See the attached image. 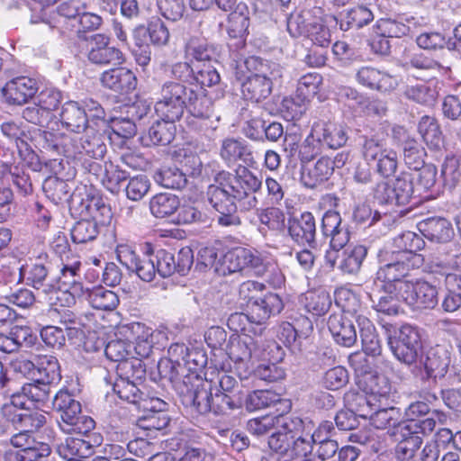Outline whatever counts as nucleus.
Wrapping results in <instances>:
<instances>
[{
    "mask_svg": "<svg viewBox=\"0 0 461 461\" xmlns=\"http://www.w3.org/2000/svg\"><path fill=\"white\" fill-rule=\"evenodd\" d=\"M355 321L359 328V336L363 350L367 355H379L381 352L380 340L375 333V328L372 321L362 314L357 315Z\"/></svg>",
    "mask_w": 461,
    "mask_h": 461,
    "instance_id": "nucleus-34",
    "label": "nucleus"
},
{
    "mask_svg": "<svg viewBox=\"0 0 461 461\" xmlns=\"http://www.w3.org/2000/svg\"><path fill=\"white\" fill-rule=\"evenodd\" d=\"M258 341L245 334L231 341L229 355L235 363L247 365L253 357L258 356Z\"/></svg>",
    "mask_w": 461,
    "mask_h": 461,
    "instance_id": "nucleus-33",
    "label": "nucleus"
},
{
    "mask_svg": "<svg viewBox=\"0 0 461 461\" xmlns=\"http://www.w3.org/2000/svg\"><path fill=\"white\" fill-rule=\"evenodd\" d=\"M418 131L429 148L439 149L443 145L442 132L435 118L422 116L418 124Z\"/></svg>",
    "mask_w": 461,
    "mask_h": 461,
    "instance_id": "nucleus-41",
    "label": "nucleus"
},
{
    "mask_svg": "<svg viewBox=\"0 0 461 461\" xmlns=\"http://www.w3.org/2000/svg\"><path fill=\"white\" fill-rule=\"evenodd\" d=\"M359 388L369 397L359 396V404L365 402L372 404V401L382 402L387 401L393 394V387L388 378L377 373L366 372L358 377Z\"/></svg>",
    "mask_w": 461,
    "mask_h": 461,
    "instance_id": "nucleus-16",
    "label": "nucleus"
},
{
    "mask_svg": "<svg viewBox=\"0 0 461 461\" xmlns=\"http://www.w3.org/2000/svg\"><path fill=\"white\" fill-rule=\"evenodd\" d=\"M47 167H50V170L55 176L47 177L42 184V190L45 195L54 203L58 204L63 202H68L71 197L70 191L71 187L68 183L63 179L58 177V175H62V171L65 168L63 159H50L46 163Z\"/></svg>",
    "mask_w": 461,
    "mask_h": 461,
    "instance_id": "nucleus-17",
    "label": "nucleus"
},
{
    "mask_svg": "<svg viewBox=\"0 0 461 461\" xmlns=\"http://www.w3.org/2000/svg\"><path fill=\"white\" fill-rule=\"evenodd\" d=\"M100 232V226L95 220L82 218L71 228V239L75 243L84 244L95 240Z\"/></svg>",
    "mask_w": 461,
    "mask_h": 461,
    "instance_id": "nucleus-47",
    "label": "nucleus"
},
{
    "mask_svg": "<svg viewBox=\"0 0 461 461\" xmlns=\"http://www.w3.org/2000/svg\"><path fill=\"white\" fill-rule=\"evenodd\" d=\"M51 385V384L38 378L33 383L23 384L22 386L23 393L31 403H34L36 407L40 408L50 400Z\"/></svg>",
    "mask_w": 461,
    "mask_h": 461,
    "instance_id": "nucleus-49",
    "label": "nucleus"
},
{
    "mask_svg": "<svg viewBox=\"0 0 461 461\" xmlns=\"http://www.w3.org/2000/svg\"><path fill=\"white\" fill-rule=\"evenodd\" d=\"M393 243L397 250H392L393 252L406 253L411 256H420L416 251L420 250L424 246L421 237L412 231H405L398 235Z\"/></svg>",
    "mask_w": 461,
    "mask_h": 461,
    "instance_id": "nucleus-60",
    "label": "nucleus"
},
{
    "mask_svg": "<svg viewBox=\"0 0 461 461\" xmlns=\"http://www.w3.org/2000/svg\"><path fill=\"white\" fill-rule=\"evenodd\" d=\"M215 272L220 276H228L234 273H253L258 276H264L267 272L271 276L268 282L275 287H280L285 277L281 271L271 261L264 258L255 249L237 247L228 250L216 265Z\"/></svg>",
    "mask_w": 461,
    "mask_h": 461,
    "instance_id": "nucleus-4",
    "label": "nucleus"
},
{
    "mask_svg": "<svg viewBox=\"0 0 461 461\" xmlns=\"http://www.w3.org/2000/svg\"><path fill=\"white\" fill-rule=\"evenodd\" d=\"M154 180L158 185L170 189H183L187 184L185 173L176 167H163L154 174Z\"/></svg>",
    "mask_w": 461,
    "mask_h": 461,
    "instance_id": "nucleus-46",
    "label": "nucleus"
},
{
    "mask_svg": "<svg viewBox=\"0 0 461 461\" xmlns=\"http://www.w3.org/2000/svg\"><path fill=\"white\" fill-rule=\"evenodd\" d=\"M384 293L372 291L369 294L372 307L379 313L386 316H396L401 312L399 302L402 301L395 293H390L383 289Z\"/></svg>",
    "mask_w": 461,
    "mask_h": 461,
    "instance_id": "nucleus-38",
    "label": "nucleus"
},
{
    "mask_svg": "<svg viewBox=\"0 0 461 461\" xmlns=\"http://www.w3.org/2000/svg\"><path fill=\"white\" fill-rule=\"evenodd\" d=\"M304 428L302 419H286L268 438V446L276 456L274 460L263 457L262 461H324L338 452L339 444L334 439L310 443L309 438H303L301 429Z\"/></svg>",
    "mask_w": 461,
    "mask_h": 461,
    "instance_id": "nucleus-3",
    "label": "nucleus"
},
{
    "mask_svg": "<svg viewBox=\"0 0 461 461\" xmlns=\"http://www.w3.org/2000/svg\"><path fill=\"white\" fill-rule=\"evenodd\" d=\"M100 82L104 87L124 95L136 88L137 77L131 69L119 65L104 71L100 76Z\"/></svg>",
    "mask_w": 461,
    "mask_h": 461,
    "instance_id": "nucleus-20",
    "label": "nucleus"
},
{
    "mask_svg": "<svg viewBox=\"0 0 461 461\" xmlns=\"http://www.w3.org/2000/svg\"><path fill=\"white\" fill-rule=\"evenodd\" d=\"M367 255V248L364 245L348 246L341 251V259L338 268L345 274H357Z\"/></svg>",
    "mask_w": 461,
    "mask_h": 461,
    "instance_id": "nucleus-36",
    "label": "nucleus"
},
{
    "mask_svg": "<svg viewBox=\"0 0 461 461\" xmlns=\"http://www.w3.org/2000/svg\"><path fill=\"white\" fill-rule=\"evenodd\" d=\"M78 138L67 133H59L58 154L79 161L89 158L101 160L106 153L104 136L94 129L84 131Z\"/></svg>",
    "mask_w": 461,
    "mask_h": 461,
    "instance_id": "nucleus-9",
    "label": "nucleus"
},
{
    "mask_svg": "<svg viewBox=\"0 0 461 461\" xmlns=\"http://www.w3.org/2000/svg\"><path fill=\"white\" fill-rule=\"evenodd\" d=\"M335 302L342 313H333L329 317L328 329L337 344L350 348L357 340V330L350 316L356 318L358 315L360 303L357 296L348 289L338 290Z\"/></svg>",
    "mask_w": 461,
    "mask_h": 461,
    "instance_id": "nucleus-6",
    "label": "nucleus"
},
{
    "mask_svg": "<svg viewBox=\"0 0 461 461\" xmlns=\"http://www.w3.org/2000/svg\"><path fill=\"white\" fill-rule=\"evenodd\" d=\"M216 57V48L205 40L191 38L185 46V58L192 63L193 61L209 63Z\"/></svg>",
    "mask_w": 461,
    "mask_h": 461,
    "instance_id": "nucleus-35",
    "label": "nucleus"
},
{
    "mask_svg": "<svg viewBox=\"0 0 461 461\" xmlns=\"http://www.w3.org/2000/svg\"><path fill=\"white\" fill-rule=\"evenodd\" d=\"M451 361V352L447 346L436 345L431 347L426 354L423 363L425 376L423 379H432L437 382L447 373Z\"/></svg>",
    "mask_w": 461,
    "mask_h": 461,
    "instance_id": "nucleus-21",
    "label": "nucleus"
},
{
    "mask_svg": "<svg viewBox=\"0 0 461 461\" xmlns=\"http://www.w3.org/2000/svg\"><path fill=\"white\" fill-rule=\"evenodd\" d=\"M212 412L214 415H227L230 411L240 409L243 405V395L240 393H222L219 389L212 392Z\"/></svg>",
    "mask_w": 461,
    "mask_h": 461,
    "instance_id": "nucleus-40",
    "label": "nucleus"
},
{
    "mask_svg": "<svg viewBox=\"0 0 461 461\" xmlns=\"http://www.w3.org/2000/svg\"><path fill=\"white\" fill-rule=\"evenodd\" d=\"M157 121L149 129L147 134L142 137L146 145L166 146L172 142L176 135V121L167 118H161Z\"/></svg>",
    "mask_w": 461,
    "mask_h": 461,
    "instance_id": "nucleus-32",
    "label": "nucleus"
},
{
    "mask_svg": "<svg viewBox=\"0 0 461 461\" xmlns=\"http://www.w3.org/2000/svg\"><path fill=\"white\" fill-rule=\"evenodd\" d=\"M207 359L206 352L203 348H192L181 363L183 369L191 376V380L193 378L198 380V373L206 366Z\"/></svg>",
    "mask_w": 461,
    "mask_h": 461,
    "instance_id": "nucleus-57",
    "label": "nucleus"
},
{
    "mask_svg": "<svg viewBox=\"0 0 461 461\" xmlns=\"http://www.w3.org/2000/svg\"><path fill=\"white\" fill-rule=\"evenodd\" d=\"M312 128L321 146L336 149L344 146L348 141V131L343 125L330 122H315Z\"/></svg>",
    "mask_w": 461,
    "mask_h": 461,
    "instance_id": "nucleus-26",
    "label": "nucleus"
},
{
    "mask_svg": "<svg viewBox=\"0 0 461 461\" xmlns=\"http://www.w3.org/2000/svg\"><path fill=\"white\" fill-rule=\"evenodd\" d=\"M392 138L402 148L404 163L410 169L417 170L425 165V149L403 127L394 126Z\"/></svg>",
    "mask_w": 461,
    "mask_h": 461,
    "instance_id": "nucleus-14",
    "label": "nucleus"
},
{
    "mask_svg": "<svg viewBox=\"0 0 461 461\" xmlns=\"http://www.w3.org/2000/svg\"><path fill=\"white\" fill-rule=\"evenodd\" d=\"M18 430L11 437L10 443L20 450L5 451V461H38L50 456L51 449L49 444L36 441L30 432Z\"/></svg>",
    "mask_w": 461,
    "mask_h": 461,
    "instance_id": "nucleus-13",
    "label": "nucleus"
},
{
    "mask_svg": "<svg viewBox=\"0 0 461 461\" xmlns=\"http://www.w3.org/2000/svg\"><path fill=\"white\" fill-rule=\"evenodd\" d=\"M138 383L118 377L113 384V391L122 400L137 404L142 400L143 395L137 385Z\"/></svg>",
    "mask_w": 461,
    "mask_h": 461,
    "instance_id": "nucleus-64",
    "label": "nucleus"
},
{
    "mask_svg": "<svg viewBox=\"0 0 461 461\" xmlns=\"http://www.w3.org/2000/svg\"><path fill=\"white\" fill-rule=\"evenodd\" d=\"M154 109L159 117L171 121H178L187 109L186 125L199 133L212 132L219 125L220 116L215 113L212 100L203 91L180 82L167 81L162 85Z\"/></svg>",
    "mask_w": 461,
    "mask_h": 461,
    "instance_id": "nucleus-2",
    "label": "nucleus"
},
{
    "mask_svg": "<svg viewBox=\"0 0 461 461\" xmlns=\"http://www.w3.org/2000/svg\"><path fill=\"white\" fill-rule=\"evenodd\" d=\"M388 345L394 357L406 366L416 363L421 348V335L418 327L404 324L388 337Z\"/></svg>",
    "mask_w": 461,
    "mask_h": 461,
    "instance_id": "nucleus-11",
    "label": "nucleus"
},
{
    "mask_svg": "<svg viewBox=\"0 0 461 461\" xmlns=\"http://www.w3.org/2000/svg\"><path fill=\"white\" fill-rule=\"evenodd\" d=\"M131 329L132 331L137 334L133 347L136 355L140 358L149 357L152 352L154 344L151 329L139 322L134 323Z\"/></svg>",
    "mask_w": 461,
    "mask_h": 461,
    "instance_id": "nucleus-55",
    "label": "nucleus"
},
{
    "mask_svg": "<svg viewBox=\"0 0 461 461\" xmlns=\"http://www.w3.org/2000/svg\"><path fill=\"white\" fill-rule=\"evenodd\" d=\"M288 232L293 240L301 245L313 247L316 243V222L313 215L305 212L299 218H293L288 222Z\"/></svg>",
    "mask_w": 461,
    "mask_h": 461,
    "instance_id": "nucleus-24",
    "label": "nucleus"
},
{
    "mask_svg": "<svg viewBox=\"0 0 461 461\" xmlns=\"http://www.w3.org/2000/svg\"><path fill=\"white\" fill-rule=\"evenodd\" d=\"M179 207V198L170 193H160L149 201V209L156 218H165L175 213Z\"/></svg>",
    "mask_w": 461,
    "mask_h": 461,
    "instance_id": "nucleus-44",
    "label": "nucleus"
},
{
    "mask_svg": "<svg viewBox=\"0 0 461 461\" xmlns=\"http://www.w3.org/2000/svg\"><path fill=\"white\" fill-rule=\"evenodd\" d=\"M280 402V396L270 390H256L243 398L245 407L254 411L273 406Z\"/></svg>",
    "mask_w": 461,
    "mask_h": 461,
    "instance_id": "nucleus-51",
    "label": "nucleus"
},
{
    "mask_svg": "<svg viewBox=\"0 0 461 461\" xmlns=\"http://www.w3.org/2000/svg\"><path fill=\"white\" fill-rule=\"evenodd\" d=\"M87 59L98 66H119L124 62L123 53L118 48L110 46V38L101 33L92 36Z\"/></svg>",
    "mask_w": 461,
    "mask_h": 461,
    "instance_id": "nucleus-15",
    "label": "nucleus"
},
{
    "mask_svg": "<svg viewBox=\"0 0 461 461\" xmlns=\"http://www.w3.org/2000/svg\"><path fill=\"white\" fill-rule=\"evenodd\" d=\"M91 305L97 310L113 311L119 304L118 295L103 286L95 287L88 294Z\"/></svg>",
    "mask_w": 461,
    "mask_h": 461,
    "instance_id": "nucleus-53",
    "label": "nucleus"
},
{
    "mask_svg": "<svg viewBox=\"0 0 461 461\" xmlns=\"http://www.w3.org/2000/svg\"><path fill=\"white\" fill-rule=\"evenodd\" d=\"M13 407H3L2 413L8 421H10L16 429L30 432L33 434L46 423V417L42 413L25 410L24 412H14L10 410Z\"/></svg>",
    "mask_w": 461,
    "mask_h": 461,
    "instance_id": "nucleus-29",
    "label": "nucleus"
},
{
    "mask_svg": "<svg viewBox=\"0 0 461 461\" xmlns=\"http://www.w3.org/2000/svg\"><path fill=\"white\" fill-rule=\"evenodd\" d=\"M418 229L429 240L447 244L454 236L451 223L445 218H427L418 223Z\"/></svg>",
    "mask_w": 461,
    "mask_h": 461,
    "instance_id": "nucleus-27",
    "label": "nucleus"
},
{
    "mask_svg": "<svg viewBox=\"0 0 461 461\" xmlns=\"http://www.w3.org/2000/svg\"><path fill=\"white\" fill-rule=\"evenodd\" d=\"M38 89V83L34 78L17 77L5 84L3 95L8 104L22 105L32 99Z\"/></svg>",
    "mask_w": 461,
    "mask_h": 461,
    "instance_id": "nucleus-22",
    "label": "nucleus"
},
{
    "mask_svg": "<svg viewBox=\"0 0 461 461\" xmlns=\"http://www.w3.org/2000/svg\"><path fill=\"white\" fill-rule=\"evenodd\" d=\"M440 273L445 276L447 286L441 307L446 312H454L461 307V275L447 272V267H444V271Z\"/></svg>",
    "mask_w": 461,
    "mask_h": 461,
    "instance_id": "nucleus-31",
    "label": "nucleus"
},
{
    "mask_svg": "<svg viewBox=\"0 0 461 461\" xmlns=\"http://www.w3.org/2000/svg\"><path fill=\"white\" fill-rule=\"evenodd\" d=\"M334 172V163L329 157L320 158L312 167H303L301 182L307 188H315L327 181Z\"/></svg>",
    "mask_w": 461,
    "mask_h": 461,
    "instance_id": "nucleus-30",
    "label": "nucleus"
},
{
    "mask_svg": "<svg viewBox=\"0 0 461 461\" xmlns=\"http://www.w3.org/2000/svg\"><path fill=\"white\" fill-rule=\"evenodd\" d=\"M413 180L414 176L407 172H402L397 177L393 179V188L398 200V206L409 203L412 198L416 192Z\"/></svg>",
    "mask_w": 461,
    "mask_h": 461,
    "instance_id": "nucleus-58",
    "label": "nucleus"
},
{
    "mask_svg": "<svg viewBox=\"0 0 461 461\" xmlns=\"http://www.w3.org/2000/svg\"><path fill=\"white\" fill-rule=\"evenodd\" d=\"M249 75L241 83L242 96L249 101L259 103L272 93L273 83L283 76V68L275 62L250 56L244 60Z\"/></svg>",
    "mask_w": 461,
    "mask_h": 461,
    "instance_id": "nucleus-5",
    "label": "nucleus"
},
{
    "mask_svg": "<svg viewBox=\"0 0 461 461\" xmlns=\"http://www.w3.org/2000/svg\"><path fill=\"white\" fill-rule=\"evenodd\" d=\"M377 261L379 267L376 271V278L384 283L382 289L398 295L399 284L410 282L405 280V277L411 271L419 267L422 258L421 256L380 249L377 253Z\"/></svg>",
    "mask_w": 461,
    "mask_h": 461,
    "instance_id": "nucleus-7",
    "label": "nucleus"
},
{
    "mask_svg": "<svg viewBox=\"0 0 461 461\" xmlns=\"http://www.w3.org/2000/svg\"><path fill=\"white\" fill-rule=\"evenodd\" d=\"M62 423L59 424L62 430L66 432H75L86 435L91 431L95 426V420L86 415H81L80 402H73L70 409L60 415Z\"/></svg>",
    "mask_w": 461,
    "mask_h": 461,
    "instance_id": "nucleus-28",
    "label": "nucleus"
},
{
    "mask_svg": "<svg viewBox=\"0 0 461 461\" xmlns=\"http://www.w3.org/2000/svg\"><path fill=\"white\" fill-rule=\"evenodd\" d=\"M128 177V172L122 169L120 166L114 165L112 162L104 163V175L101 178V182L107 190L112 193L117 192L120 188L121 183Z\"/></svg>",
    "mask_w": 461,
    "mask_h": 461,
    "instance_id": "nucleus-62",
    "label": "nucleus"
},
{
    "mask_svg": "<svg viewBox=\"0 0 461 461\" xmlns=\"http://www.w3.org/2000/svg\"><path fill=\"white\" fill-rule=\"evenodd\" d=\"M119 377L141 382L146 375V365L140 357L127 358L117 365Z\"/></svg>",
    "mask_w": 461,
    "mask_h": 461,
    "instance_id": "nucleus-56",
    "label": "nucleus"
},
{
    "mask_svg": "<svg viewBox=\"0 0 461 461\" xmlns=\"http://www.w3.org/2000/svg\"><path fill=\"white\" fill-rule=\"evenodd\" d=\"M356 80L361 86L381 93H390L398 86L396 77L371 66L361 67L356 73Z\"/></svg>",
    "mask_w": 461,
    "mask_h": 461,
    "instance_id": "nucleus-19",
    "label": "nucleus"
},
{
    "mask_svg": "<svg viewBox=\"0 0 461 461\" xmlns=\"http://www.w3.org/2000/svg\"><path fill=\"white\" fill-rule=\"evenodd\" d=\"M22 282L20 267L16 263L0 266V296L5 297Z\"/></svg>",
    "mask_w": 461,
    "mask_h": 461,
    "instance_id": "nucleus-59",
    "label": "nucleus"
},
{
    "mask_svg": "<svg viewBox=\"0 0 461 461\" xmlns=\"http://www.w3.org/2000/svg\"><path fill=\"white\" fill-rule=\"evenodd\" d=\"M306 101L296 93L294 96L284 97L279 111L282 116L287 121L299 120L306 109Z\"/></svg>",
    "mask_w": 461,
    "mask_h": 461,
    "instance_id": "nucleus-61",
    "label": "nucleus"
},
{
    "mask_svg": "<svg viewBox=\"0 0 461 461\" xmlns=\"http://www.w3.org/2000/svg\"><path fill=\"white\" fill-rule=\"evenodd\" d=\"M57 451L64 459L86 458L92 455L93 446L86 439L70 437L59 445Z\"/></svg>",
    "mask_w": 461,
    "mask_h": 461,
    "instance_id": "nucleus-39",
    "label": "nucleus"
},
{
    "mask_svg": "<svg viewBox=\"0 0 461 461\" xmlns=\"http://www.w3.org/2000/svg\"><path fill=\"white\" fill-rule=\"evenodd\" d=\"M284 309L282 298L275 293L258 296L250 305V318L258 325L264 324L271 316L279 314Z\"/></svg>",
    "mask_w": 461,
    "mask_h": 461,
    "instance_id": "nucleus-23",
    "label": "nucleus"
},
{
    "mask_svg": "<svg viewBox=\"0 0 461 461\" xmlns=\"http://www.w3.org/2000/svg\"><path fill=\"white\" fill-rule=\"evenodd\" d=\"M28 335L29 329L22 327L12 329L8 334L0 333V351L8 354L18 351Z\"/></svg>",
    "mask_w": 461,
    "mask_h": 461,
    "instance_id": "nucleus-63",
    "label": "nucleus"
},
{
    "mask_svg": "<svg viewBox=\"0 0 461 461\" xmlns=\"http://www.w3.org/2000/svg\"><path fill=\"white\" fill-rule=\"evenodd\" d=\"M219 155L228 167L235 166L239 161L247 166H252L255 163L251 146L241 138L223 139L221 142Z\"/></svg>",
    "mask_w": 461,
    "mask_h": 461,
    "instance_id": "nucleus-18",
    "label": "nucleus"
},
{
    "mask_svg": "<svg viewBox=\"0 0 461 461\" xmlns=\"http://www.w3.org/2000/svg\"><path fill=\"white\" fill-rule=\"evenodd\" d=\"M369 420L371 425L378 429L397 428L401 431V425L405 424V421H402L400 409L396 407L379 409L370 415Z\"/></svg>",
    "mask_w": 461,
    "mask_h": 461,
    "instance_id": "nucleus-43",
    "label": "nucleus"
},
{
    "mask_svg": "<svg viewBox=\"0 0 461 461\" xmlns=\"http://www.w3.org/2000/svg\"><path fill=\"white\" fill-rule=\"evenodd\" d=\"M158 370L162 378L173 384L191 382V376L185 373L178 360L161 359L158 363Z\"/></svg>",
    "mask_w": 461,
    "mask_h": 461,
    "instance_id": "nucleus-50",
    "label": "nucleus"
},
{
    "mask_svg": "<svg viewBox=\"0 0 461 461\" xmlns=\"http://www.w3.org/2000/svg\"><path fill=\"white\" fill-rule=\"evenodd\" d=\"M403 95L413 102L424 105H432L438 96L436 88L429 83L407 85Z\"/></svg>",
    "mask_w": 461,
    "mask_h": 461,
    "instance_id": "nucleus-48",
    "label": "nucleus"
},
{
    "mask_svg": "<svg viewBox=\"0 0 461 461\" xmlns=\"http://www.w3.org/2000/svg\"><path fill=\"white\" fill-rule=\"evenodd\" d=\"M22 281L38 291L40 296L50 305L70 306L75 303V297L71 293L58 286L56 278L50 276V265L44 263H32L20 267Z\"/></svg>",
    "mask_w": 461,
    "mask_h": 461,
    "instance_id": "nucleus-8",
    "label": "nucleus"
},
{
    "mask_svg": "<svg viewBox=\"0 0 461 461\" xmlns=\"http://www.w3.org/2000/svg\"><path fill=\"white\" fill-rule=\"evenodd\" d=\"M59 118L62 126L72 132L80 133L91 129L86 110L77 102L65 103Z\"/></svg>",
    "mask_w": 461,
    "mask_h": 461,
    "instance_id": "nucleus-25",
    "label": "nucleus"
},
{
    "mask_svg": "<svg viewBox=\"0 0 461 461\" xmlns=\"http://www.w3.org/2000/svg\"><path fill=\"white\" fill-rule=\"evenodd\" d=\"M360 151L364 160L367 162L375 161L384 151L388 149L384 140L379 138L378 134L363 135L360 137Z\"/></svg>",
    "mask_w": 461,
    "mask_h": 461,
    "instance_id": "nucleus-54",
    "label": "nucleus"
},
{
    "mask_svg": "<svg viewBox=\"0 0 461 461\" xmlns=\"http://www.w3.org/2000/svg\"><path fill=\"white\" fill-rule=\"evenodd\" d=\"M15 141L20 157L28 161L34 171L41 169L38 152L58 154L59 133H53L40 128L23 129Z\"/></svg>",
    "mask_w": 461,
    "mask_h": 461,
    "instance_id": "nucleus-10",
    "label": "nucleus"
},
{
    "mask_svg": "<svg viewBox=\"0 0 461 461\" xmlns=\"http://www.w3.org/2000/svg\"><path fill=\"white\" fill-rule=\"evenodd\" d=\"M261 179L247 167L239 166L235 175L221 171L215 176V184L208 186L206 196L211 206L218 212L217 223L221 227H238L241 220L240 211L257 207L256 193L261 189Z\"/></svg>",
    "mask_w": 461,
    "mask_h": 461,
    "instance_id": "nucleus-1",
    "label": "nucleus"
},
{
    "mask_svg": "<svg viewBox=\"0 0 461 461\" xmlns=\"http://www.w3.org/2000/svg\"><path fill=\"white\" fill-rule=\"evenodd\" d=\"M249 27V10L245 3H239L229 15L227 32L230 38H243Z\"/></svg>",
    "mask_w": 461,
    "mask_h": 461,
    "instance_id": "nucleus-37",
    "label": "nucleus"
},
{
    "mask_svg": "<svg viewBox=\"0 0 461 461\" xmlns=\"http://www.w3.org/2000/svg\"><path fill=\"white\" fill-rule=\"evenodd\" d=\"M36 372L40 379L51 384L61 379L60 366L56 357L50 355L35 356Z\"/></svg>",
    "mask_w": 461,
    "mask_h": 461,
    "instance_id": "nucleus-42",
    "label": "nucleus"
},
{
    "mask_svg": "<svg viewBox=\"0 0 461 461\" xmlns=\"http://www.w3.org/2000/svg\"><path fill=\"white\" fill-rule=\"evenodd\" d=\"M438 289L425 280L400 283L398 297L414 310H432L438 303Z\"/></svg>",
    "mask_w": 461,
    "mask_h": 461,
    "instance_id": "nucleus-12",
    "label": "nucleus"
},
{
    "mask_svg": "<svg viewBox=\"0 0 461 461\" xmlns=\"http://www.w3.org/2000/svg\"><path fill=\"white\" fill-rule=\"evenodd\" d=\"M374 20L372 11L364 5H357L348 10L341 20L340 28L348 31L350 28L359 29Z\"/></svg>",
    "mask_w": 461,
    "mask_h": 461,
    "instance_id": "nucleus-52",
    "label": "nucleus"
},
{
    "mask_svg": "<svg viewBox=\"0 0 461 461\" xmlns=\"http://www.w3.org/2000/svg\"><path fill=\"white\" fill-rule=\"evenodd\" d=\"M305 310L314 316H322L331 306V298L325 290L308 291L302 300Z\"/></svg>",
    "mask_w": 461,
    "mask_h": 461,
    "instance_id": "nucleus-45",
    "label": "nucleus"
}]
</instances>
